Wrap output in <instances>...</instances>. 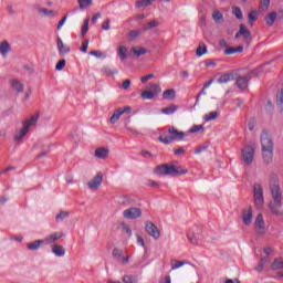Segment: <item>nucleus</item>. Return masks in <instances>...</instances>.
<instances>
[{
    "label": "nucleus",
    "instance_id": "24",
    "mask_svg": "<svg viewBox=\"0 0 283 283\" xmlns=\"http://www.w3.org/2000/svg\"><path fill=\"white\" fill-rule=\"evenodd\" d=\"M237 52L241 53V52H244V46L242 45H239V46H235V48H228L223 51V54L226 56H229L231 54H235Z\"/></svg>",
    "mask_w": 283,
    "mask_h": 283
},
{
    "label": "nucleus",
    "instance_id": "19",
    "mask_svg": "<svg viewBox=\"0 0 283 283\" xmlns=\"http://www.w3.org/2000/svg\"><path fill=\"white\" fill-rule=\"evenodd\" d=\"M40 116L41 115L39 113H36L35 115L31 116L29 119H25L22 123L23 127H28V130H30V127H32V125H36Z\"/></svg>",
    "mask_w": 283,
    "mask_h": 283
},
{
    "label": "nucleus",
    "instance_id": "32",
    "mask_svg": "<svg viewBox=\"0 0 283 283\" xmlns=\"http://www.w3.org/2000/svg\"><path fill=\"white\" fill-rule=\"evenodd\" d=\"M151 3H154V0H137L135 2V7L136 8H147L149 6H151Z\"/></svg>",
    "mask_w": 283,
    "mask_h": 283
},
{
    "label": "nucleus",
    "instance_id": "45",
    "mask_svg": "<svg viewBox=\"0 0 283 283\" xmlns=\"http://www.w3.org/2000/svg\"><path fill=\"white\" fill-rule=\"evenodd\" d=\"M212 19L216 23H220V21L224 20V15L220 11H214L212 14Z\"/></svg>",
    "mask_w": 283,
    "mask_h": 283
},
{
    "label": "nucleus",
    "instance_id": "52",
    "mask_svg": "<svg viewBox=\"0 0 283 283\" xmlns=\"http://www.w3.org/2000/svg\"><path fill=\"white\" fill-rule=\"evenodd\" d=\"M276 105L283 106V88L276 94Z\"/></svg>",
    "mask_w": 283,
    "mask_h": 283
},
{
    "label": "nucleus",
    "instance_id": "41",
    "mask_svg": "<svg viewBox=\"0 0 283 283\" xmlns=\"http://www.w3.org/2000/svg\"><path fill=\"white\" fill-rule=\"evenodd\" d=\"M65 218H70V212L62 210V211H60V213L56 214L55 220H56V222H61V221L65 220Z\"/></svg>",
    "mask_w": 283,
    "mask_h": 283
},
{
    "label": "nucleus",
    "instance_id": "62",
    "mask_svg": "<svg viewBox=\"0 0 283 283\" xmlns=\"http://www.w3.org/2000/svg\"><path fill=\"white\" fill-rule=\"evenodd\" d=\"M111 20L106 19L102 24V30H109Z\"/></svg>",
    "mask_w": 283,
    "mask_h": 283
},
{
    "label": "nucleus",
    "instance_id": "56",
    "mask_svg": "<svg viewBox=\"0 0 283 283\" xmlns=\"http://www.w3.org/2000/svg\"><path fill=\"white\" fill-rule=\"evenodd\" d=\"M269 6H271V0H261L262 10H269Z\"/></svg>",
    "mask_w": 283,
    "mask_h": 283
},
{
    "label": "nucleus",
    "instance_id": "49",
    "mask_svg": "<svg viewBox=\"0 0 283 283\" xmlns=\"http://www.w3.org/2000/svg\"><path fill=\"white\" fill-rule=\"evenodd\" d=\"M232 14H234V17L239 20H242L243 19V15H242V9H240V7H234L232 9Z\"/></svg>",
    "mask_w": 283,
    "mask_h": 283
},
{
    "label": "nucleus",
    "instance_id": "8",
    "mask_svg": "<svg viewBox=\"0 0 283 283\" xmlns=\"http://www.w3.org/2000/svg\"><path fill=\"white\" fill-rule=\"evenodd\" d=\"M254 229L258 235H264L266 233V223L264 222V217L259 213L254 221Z\"/></svg>",
    "mask_w": 283,
    "mask_h": 283
},
{
    "label": "nucleus",
    "instance_id": "59",
    "mask_svg": "<svg viewBox=\"0 0 283 283\" xmlns=\"http://www.w3.org/2000/svg\"><path fill=\"white\" fill-rule=\"evenodd\" d=\"M130 86H132V81L125 80L122 84V90H129Z\"/></svg>",
    "mask_w": 283,
    "mask_h": 283
},
{
    "label": "nucleus",
    "instance_id": "3",
    "mask_svg": "<svg viewBox=\"0 0 283 283\" xmlns=\"http://www.w3.org/2000/svg\"><path fill=\"white\" fill-rule=\"evenodd\" d=\"M168 134L167 135H161L158 137L159 143H163L164 145H171L175 140H185V137L187 136V133L182 130L176 129V127L171 126L168 128Z\"/></svg>",
    "mask_w": 283,
    "mask_h": 283
},
{
    "label": "nucleus",
    "instance_id": "2",
    "mask_svg": "<svg viewBox=\"0 0 283 283\" xmlns=\"http://www.w3.org/2000/svg\"><path fill=\"white\" fill-rule=\"evenodd\" d=\"M155 174L157 176H185V174H188V170L181 166L163 164L155 168Z\"/></svg>",
    "mask_w": 283,
    "mask_h": 283
},
{
    "label": "nucleus",
    "instance_id": "27",
    "mask_svg": "<svg viewBox=\"0 0 283 283\" xmlns=\"http://www.w3.org/2000/svg\"><path fill=\"white\" fill-rule=\"evenodd\" d=\"M277 19V12L275 11H272L271 13H269L266 17H265V22H266V25H269V28H271L273 25V23H275V20Z\"/></svg>",
    "mask_w": 283,
    "mask_h": 283
},
{
    "label": "nucleus",
    "instance_id": "25",
    "mask_svg": "<svg viewBox=\"0 0 283 283\" xmlns=\"http://www.w3.org/2000/svg\"><path fill=\"white\" fill-rule=\"evenodd\" d=\"M164 101H174L176 98V90L169 88L163 93Z\"/></svg>",
    "mask_w": 283,
    "mask_h": 283
},
{
    "label": "nucleus",
    "instance_id": "15",
    "mask_svg": "<svg viewBox=\"0 0 283 283\" xmlns=\"http://www.w3.org/2000/svg\"><path fill=\"white\" fill-rule=\"evenodd\" d=\"M249 81H251V75H239L237 77V87H239V90H247V87H249Z\"/></svg>",
    "mask_w": 283,
    "mask_h": 283
},
{
    "label": "nucleus",
    "instance_id": "20",
    "mask_svg": "<svg viewBox=\"0 0 283 283\" xmlns=\"http://www.w3.org/2000/svg\"><path fill=\"white\" fill-rule=\"evenodd\" d=\"M262 151V158L266 165H270V163H273V149H261Z\"/></svg>",
    "mask_w": 283,
    "mask_h": 283
},
{
    "label": "nucleus",
    "instance_id": "47",
    "mask_svg": "<svg viewBox=\"0 0 283 283\" xmlns=\"http://www.w3.org/2000/svg\"><path fill=\"white\" fill-rule=\"evenodd\" d=\"M90 30V18L84 20L83 27H82V36L85 38V34H87Z\"/></svg>",
    "mask_w": 283,
    "mask_h": 283
},
{
    "label": "nucleus",
    "instance_id": "7",
    "mask_svg": "<svg viewBox=\"0 0 283 283\" xmlns=\"http://www.w3.org/2000/svg\"><path fill=\"white\" fill-rule=\"evenodd\" d=\"M243 161L245 165H251L253 163V158L255 156V146L248 145L242 150Z\"/></svg>",
    "mask_w": 283,
    "mask_h": 283
},
{
    "label": "nucleus",
    "instance_id": "33",
    "mask_svg": "<svg viewBox=\"0 0 283 283\" xmlns=\"http://www.w3.org/2000/svg\"><path fill=\"white\" fill-rule=\"evenodd\" d=\"M118 70L114 69L112 70L109 66H104L102 69V74H105L106 76H114V74H117Z\"/></svg>",
    "mask_w": 283,
    "mask_h": 283
},
{
    "label": "nucleus",
    "instance_id": "36",
    "mask_svg": "<svg viewBox=\"0 0 283 283\" xmlns=\"http://www.w3.org/2000/svg\"><path fill=\"white\" fill-rule=\"evenodd\" d=\"M130 52H133V54H135V56L138 59L147 52V49H145V48H139V49L132 48Z\"/></svg>",
    "mask_w": 283,
    "mask_h": 283
},
{
    "label": "nucleus",
    "instance_id": "50",
    "mask_svg": "<svg viewBox=\"0 0 283 283\" xmlns=\"http://www.w3.org/2000/svg\"><path fill=\"white\" fill-rule=\"evenodd\" d=\"M139 35H140V31H137V30L129 31L128 40L135 41V39H138Z\"/></svg>",
    "mask_w": 283,
    "mask_h": 283
},
{
    "label": "nucleus",
    "instance_id": "39",
    "mask_svg": "<svg viewBox=\"0 0 283 283\" xmlns=\"http://www.w3.org/2000/svg\"><path fill=\"white\" fill-rule=\"evenodd\" d=\"M198 132H201V134H205V126L202 125H193L189 130L188 134H196Z\"/></svg>",
    "mask_w": 283,
    "mask_h": 283
},
{
    "label": "nucleus",
    "instance_id": "4",
    "mask_svg": "<svg viewBox=\"0 0 283 283\" xmlns=\"http://www.w3.org/2000/svg\"><path fill=\"white\" fill-rule=\"evenodd\" d=\"M254 206L258 209H262L264 207V190L262 189V185H254Z\"/></svg>",
    "mask_w": 283,
    "mask_h": 283
},
{
    "label": "nucleus",
    "instance_id": "11",
    "mask_svg": "<svg viewBox=\"0 0 283 283\" xmlns=\"http://www.w3.org/2000/svg\"><path fill=\"white\" fill-rule=\"evenodd\" d=\"M261 149H275V145L273 144V139L269 135V132L263 130L261 134Z\"/></svg>",
    "mask_w": 283,
    "mask_h": 283
},
{
    "label": "nucleus",
    "instance_id": "64",
    "mask_svg": "<svg viewBox=\"0 0 283 283\" xmlns=\"http://www.w3.org/2000/svg\"><path fill=\"white\" fill-rule=\"evenodd\" d=\"M140 156H143L144 158H151L153 155L148 150H142Z\"/></svg>",
    "mask_w": 283,
    "mask_h": 283
},
{
    "label": "nucleus",
    "instance_id": "42",
    "mask_svg": "<svg viewBox=\"0 0 283 283\" xmlns=\"http://www.w3.org/2000/svg\"><path fill=\"white\" fill-rule=\"evenodd\" d=\"M266 262H269V259L262 258L258 266L255 268V271H258V273H262L264 271V264H266Z\"/></svg>",
    "mask_w": 283,
    "mask_h": 283
},
{
    "label": "nucleus",
    "instance_id": "14",
    "mask_svg": "<svg viewBox=\"0 0 283 283\" xmlns=\"http://www.w3.org/2000/svg\"><path fill=\"white\" fill-rule=\"evenodd\" d=\"M242 220H243V224H245V227H249L251 224V222H253V208L248 207L247 209H243Z\"/></svg>",
    "mask_w": 283,
    "mask_h": 283
},
{
    "label": "nucleus",
    "instance_id": "55",
    "mask_svg": "<svg viewBox=\"0 0 283 283\" xmlns=\"http://www.w3.org/2000/svg\"><path fill=\"white\" fill-rule=\"evenodd\" d=\"M65 60H60L59 62H57V64L55 65V70L57 71V72H61V70H63L64 67H65Z\"/></svg>",
    "mask_w": 283,
    "mask_h": 283
},
{
    "label": "nucleus",
    "instance_id": "13",
    "mask_svg": "<svg viewBox=\"0 0 283 283\" xmlns=\"http://www.w3.org/2000/svg\"><path fill=\"white\" fill-rule=\"evenodd\" d=\"M101 185H103V172H97L96 176L88 181V189L96 191Z\"/></svg>",
    "mask_w": 283,
    "mask_h": 283
},
{
    "label": "nucleus",
    "instance_id": "1",
    "mask_svg": "<svg viewBox=\"0 0 283 283\" xmlns=\"http://www.w3.org/2000/svg\"><path fill=\"white\" fill-rule=\"evenodd\" d=\"M270 191L273 202H270L269 209L274 216H283L282 213V188L280 187V178L273 175L270 179Z\"/></svg>",
    "mask_w": 283,
    "mask_h": 283
},
{
    "label": "nucleus",
    "instance_id": "12",
    "mask_svg": "<svg viewBox=\"0 0 283 283\" xmlns=\"http://www.w3.org/2000/svg\"><path fill=\"white\" fill-rule=\"evenodd\" d=\"M127 112H132V107L125 106L124 108H123V107L117 108V109L113 113V115L111 116L109 123H111L112 125L118 123V120H119V118H120V115H122V114H127Z\"/></svg>",
    "mask_w": 283,
    "mask_h": 283
},
{
    "label": "nucleus",
    "instance_id": "21",
    "mask_svg": "<svg viewBox=\"0 0 283 283\" xmlns=\"http://www.w3.org/2000/svg\"><path fill=\"white\" fill-rule=\"evenodd\" d=\"M109 156V149L105 147H99L95 150V158H101L102 160H105Z\"/></svg>",
    "mask_w": 283,
    "mask_h": 283
},
{
    "label": "nucleus",
    "instance_id": "53",
    "mask_svg": "<svg viewBox=\"0 0 283 283\" xmlns=\"http://www.w3.org/2000/svg\"><path fill=\"white\" fill-rule=\"evenodd\" d=\"M207 149H209V145H201V146H198V147L195 149V154H202V151H207Z\"/></svg>",
    "mask_w": 283,
    "mask_h": 283
},
{
    "label": "nucleus",
    "instance_id": "48",
    "mask_svg": "<svg viewBox=\"0 0 283 283\" xmlns=\"http://www.w3.org/2000/svg\"><path fill=\"white\" fill-rule=\"evenodd\" d=\"M123 282L124 283H136V282H138V279L134 275H124Z\"/></svg>",
    "mask_w": 283,
    "mask_h": 283
},
{
    "label": "nucleus",
    "instance_id": "29",
    "mask_svg": "<svg viewBox=\"0 0 283 283\" xmlns=\"http://www.w3.org/2000/svg\"><path fill=\"white\" fill-rule=\"evenodd\" d=\"M147 88L155 94V96H158L160 92H163V88L159 84L150 83L148 84Z\"/></svg>",
    "mask_w": 283,
    "mask_h": 283
},
{
    "label": "nucleus",
    "instance_id": "22",
    "mask_svg": "<svg viewBox=\"0 0 283 283\" xmlns=\"http://www.w3.org/2000/svg\"><path fill=\"white\" fill-rule=\"evenodd\" d=\"M51 249L56 258H63V255H65V248H63V245L53 244Z\"/></svg>",
    "mask_w": 283,
    "mask_h": 283
},
{
    "label": "nucleus",
    "instance_id": "5",
    "mask_svg": "<svg viewBox=\"0 0 283 283\" xmlns=\"http://www.w3.org/2000/svg\"><path fill=\"white\" fill-rule=\"evenodd\" d=\"M240 36H243V43H245V45H251L253 36L251 35V31L244 24H240V29L235 33L234 39H240Z\"/></svg>",
    "mask_w": 283,
    "mask_h": 283
},
{
    "label": "nucleus",
    "instance_id": "61",
    "mask_svg": "<svg viewBox=\"0 0 283 283\" xmlns=\"http://www.w3.org/2000/svg\"><path fill=\"white\" fill-rule=\"evenodd\" d=\"M91 56H96L97 59H101L103 56V52L101 51H91Z\"/></svg>",
    "mask_w": 283,
    "mask_h": 283
},
{
    "label": "nucleus",
    "instance_id": "26",
    "mask_svg": "<svg viewBox=\"0 0 283 283\" xmlns=\"http://www.w3.org/2000/svg\"><path fill=\"white\" fill-rule=\"evenodd\" d=\"M272 271H280L283 270V258L274 259L273 263L271 264Z\"/></svg>",
    "mask_w": 283,
    "mask_h": 283
},
{
    "label": "nucleus",
    "instance_id": "18",
    "mask_svg": "<svg viewBox=\"0 0 283 283\" xmlns=\"http://www.w3.org/2000/svg\"><path fill=\"white\" fill-rule=\"evenodd\" d=\"M46 244L45 240H35L33 242H30L27 244V249L29 251H39L41 249V245Z\"/></svg>",
    "mask_w": 283,
    "mask_h": 283
},
{
    "label": "nucleus",
    "instance_id": "10",
    "mask_svg": "<svg viewBox=\"0 0 283 283\" xmlns=\"http://www.w3.org/2000/svg\"><path fill=\"white\" fill-rule=\"evenodd\" d=\"M123 216L126 220H136L143 216V210H140V208L132 207L124 210Z\"/></svg>",
    "mask_w": 283,
    "mask_h": 283
},
{
    "label": "nucleus",
    "instance_id": "44",
    "mask_svg": "<svg viewBox=\"0 0 283 283\" xmlns=\"http://www.w3.org/2000/svg\"><path fill=\"white\" fill-rule=\"evenodd\" d=\"M196 54H197V56H202V54H207V45L201 42L199 44V46L197 48Z\"/></svg>",
    "mask_w": 283,
    "mask_h": 283
},
{
    "label": "nucleus",
    "instance_id": "40",
    "mask_svg": "<svg viewBox=\"0 0 283 283\" xmlns=\"http://www.w3.org/2000/svg\"><path fill=\"white\" fill-rule=\"evenodd\" d=\"M80 6V10H85V8H90L93 4L92 0H77Z\"/></svg>",
    "mask_w": 283,
    "mask_h": 283
},
{
    "label": "nucleus",
    "instance_id": "17",
    "mask_svg": "<svg viewBox=\"0 0 283 283\" xmlns=\"http://www.w3.org/2000/svg\"><path fill=\"white\" fill-rule=\"evenodd\" d=\"M28 132V126H23V128L15 133V135L13 136L14 143H18L19 145V143H21L25 138Z\"/></svg>",
    "mask_w": 283,
    "mask_h": 283
},
{
    "label": "nucleus",
    "instance_id": "60",
    "mask_svg": "<svg viewBox=\"0 0 283 283\" xmlns=\"http://www.w3.org/2000/svg\"><path fill=\"white\" fill-rule=\"evenodd\" d=\"M65 44H63V40H61V38H57V50L59 52H64L63 48Z\"/></svg>",
    "mask_w": 283,
    "mask_h": 283
},
{
    "label": "nucleus",
    "instance_id": "30",
    "mask_svg": "<svg viewBox=\"0 0 283 283\" xmlns=\"http://www.w3.org/2000/svg\"><path fill=\"white\" fill-rule=\"evenodd\" d=\"M175 112H178V105L175 104L161 109V114H166L167 116L174 114Z\"/></svg>",
    "mask_w": 283,
    "mask_h": 283
},
{
    "label": "nucleus",
    "instance_id": "51",
    "mask_svg": "<svg viewBox=\"0 0 283 283\" xmlns=\"http://www.w3.org/2000/svg\"><path fill=\"white\" fill-rule=\"evenodd\" d=\"M113 258H115V260H117V261H120V259L123 258V250L114 249Z\"/></svg>",
    "mask_w": 283,
    "mask_h": 283
},
{
    "label": "nucleus",
    "instance_id": "58",
    "mask_svg": "<svg viewBox=\"0 0 283 283\" xmlns=\"http://www.w3.org/2000/svg\"><path fill=\"white\" fill-rule=\"evenodd\" d=\"M90 45V40H85L83 43H82V46H81V52H84V54L87 52V48Z\"/></svg>",
    "mask_w": 283,
    "mask_h": 283
},
{
    "label": "nucleus",
    "instance_id": "34",
    "mask_svg": "<svg viewBox=\"0 0 283 283\" xmlns=\"http://www.w3.org/2000/svg\"><path fill=\"white\" fill-rule=\"evenodd\" d=\"M39 12L44 14L45 17H56V14H59L57 11L49 10V9H45V8L39 9Z\"/></svg>",
    "mask_w": 283,
    "mask_h": 283
},
{
    "label": "nucleus",
    "instance_id": "38",
    "mask_svg": "<svg viewBox=\"0 0 283 283\" xmlns=\"http://www.w3.org/2000/svg\"><path fill=\"white\" fill-rule=\"evenodd\" d=\"M158 25H160V22H158V20H151L150 22L144 25V30H153V28H158Z\"/></svg>",
    "mask_w": 283,
    "mask_h": 283
},
{
    "label": "nucleus",
    "instance_id": "43",
    "mask_svg": "<svg viewBox=\"0 0 283 283\" xmlns=\"http://www.w3.org/2000/svg\"><path fill=\"white\" fill-rule=\"evenodd\" d=\"M117 54L122 61H125L127 59V46H119Z\"/></svg>",
    "mask_w": 283,
    "mask_h": 283
},
{
    "label": "nucleus",
    "instance_id": "6",
    "mask_svg": "<svg viewBox=\"0 0 283 283\" xmlns=\"http://www.w3.org/2000/svg\"><path fill=\"white\" fill-rule=\"evenodd\" d=\"M188 240L191 244H198L202 240V229L198 226L188 231Z\"/></svg>",
    "mask_w": 283,
    "mask_h": 283
},
{
    "label": "nucleus",
    "instance_id": "54",
    "mask_svg": "<svg viewBox=\"0 0 283 283\" xmlns=\"http://www.w3.org/2000/svg\"><path fill=\"white\" fill-rule=\"evenodd\" d=\"M119 205H122V207H127V205H129V197L124 196L119 198Z\"/></svg>",
    "mask_w": 283,
    "mask_h": 283
},
{
    "label": "nucleus",
    "instance_id": "63",
    "mask_svg": "<svg viewBox=\"0 0 283 283\" xmlns=\"http://www.w3.org/2000/svg\"><path fill=\"white\" fill-rule=\"evenodd\" d=\"M150 78H154V74L145 75L140 78L142 83H147V81H150Z\"/></svg>",
    "mask_w": 283,
    "mask_h": 283
},
{
    "label": "nucleus",
    "instance_id": "35",
    "mask_svg": "<svg viewBox=\"0 0 283 283\" xmlns=\"http://www.w3.org/2000/svg\"><path fill=\"white\" fill-rule=\"evenodd\" d=\"M248 21L250 25H253L258 21V11L253 10L248 14Z\"/></svg>",
    "mask_w": 283,
    "mask_h": 283
},
{
    "label": "nucleus",
    "instance_id": "37",
    "mask_svg": "<svg viewBox=\"0 0 283 283\" xmlns=\"http://www.w3.org/2000/svg\"><path fill=\"white\" fill-rule=\"evenodd\" d=\"M156 95L151 91H144L140 94V97L143 101H151Z\"/></svg>",
    "mask_w": 283,
    "mask_h": 283
},
{
    "label": "nucleus",
    "instance_id": "46",
    "mask_svg": "<svg viewBox=\"0 0 283 283\" xmlns=\"http://www.w3.org/2000/svg\"><path fill=\"white\" fill-rule=\"evenodd\" d=\"M218 118V112H210L207 115H205L206 123H209L210 120H216Z\"/></svg>",
    "mask_w": 283,
    "mask_h": 283
},
{
    "label": "nucleus",
    "instance_id": "31",
    "mask_svg": "<svg viewBox=\"0 0 283 283\" xmlns=\"http://www.w3.org/2000/svg\"><path fill=\"white\" fill-rule=\"evenodd\" d=\"M10 50V43H8V41H3L0 43V54H2V56H6V54H8Z\"/></svg>",
    "mask_w": 283,
    "mask_h": 283
},
{
    "label": "nucleus",
    "instance_id": "57",
    "mask_svg": "<svg viewBox=\"0 0 283 283\" xmlns=\"http://www.w3.org/2000/svg\"><path fill=\"white\" fill-rule=\"evenodd\" d=\"M174 154H175V156H185L186 150H185L184 147H179V148L174 150Z\"/></svg>",
    "mask_w": 283,
    "mask_h": 283
},
{
    "label": "nucleus",
    "instance_id": "9",
    "mask_svg": "<svg viewBox=\"0 0 283 283\" xmlns=\"http://www.w3.org/2000/svg\"><path fill=\"white\" fill-rule=\"evenodd\" d=\"M145 231L150 235V238H154V240H158L160 238V230L151 221L145 222Z\"/></svg>",
    "mask_w": 283,
    "mask_h": 283
},
{
    "label": "nucleus",
    "instance_id": "28",
    "mask_svg": "<svg viewBox=\"0 0 283 283\" xmlns=\"http://www.w3.org/2000/svg\"><path fill=\"white\" fill-rule=\"evenodd\" d=\"M230 81H233V73H224L218 78V83H229Z\"/></svg>",
    "mask_w": 283,
    "mask_h": 283
},
{
    "label": "nucleus",
    "instance_id": "23",
    "mask_svg": "<svg viewBox=\"0 0 283 283\" xmlns=\"http://www.w3.org/2000/svg\"><path fill=\"white\" fill-rule=\"evenodd\" d=\"M11 87L15 90L19 94H21L24 90L23 83L21 81L13 78L10 81Z\"/></svg>",
    "mask_w": 283,
    "mask_h": 283
},
{
    "label": "nucleus",
    "instance_id": "16",
    "mask_svg": "<svg viewBox=\"0 0 283 283\" xmlns=\"http://www.w3.org/2000/svg\"><path fill=\"white\" fill-rule=\"evenodd\" d=\"M65 233L63 232H54L51 233L49 237L44 239L45 244H54V242H57V240H61Z\"/></svg>",
    "mask_w": 283,
    "mask_h": 283
}]
</instances>
